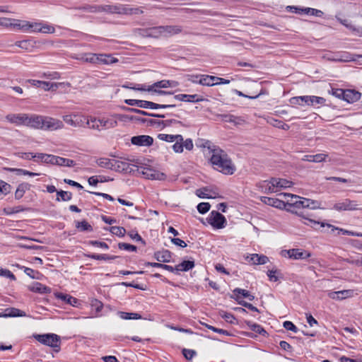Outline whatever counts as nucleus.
<instances>
[{"label":"nucleus","mask_w":362,"mask_h":362,"mask_svg":"<svg viewBox=\"0 0 362 362\" xmlns=\"http://www.w3.org/2000/svg\"><path fill=\"white\" fill-rule=\"evenodd\" d=\"M210 161L214 168L225 175H233L235 171V167L232 163L228 155L221 148L216 150L211 155Z\"/></svg>","instance_id":"obj_1"},{"label":"nucleus","mask_w":362,"mask_h":362,"mask_svg":"<svg viewBox=\"0 0 362 362\" xmlns=\"http://www.w3.org/2000/svg\"><path fill=\"white\" fill-rule=\"evenodd\" d=\"M294 206L293 207V209H290L292 212L298 214L300 216L303 217L304 218L307 219L310 223H313L312 227H315V226L320 225L321 227H325V223L323 222H319L313 221L310 218H305L303 215V213L302 211H298V210L301 209H316L317 208V202L303 197H299L298 201H295Z\"/></svg>","instance_id":"obj_2"},{"label":"nucleus","mask_w":362,"mask_h":362,"mask_svg":"<svg viewBox=\"0 0 362 362\" xmlns=\"http://www.w3.org/2000/svg\"><path fill=\"white\" fill-rule=\"evenodd\" d=\"M179 86V83L173 80H161L153 83L151 86H141L140 88H136L141 91L154 92L158 95H172L173 92L158 90L157 88H166L168 87L176 88Z\"/></svg>","instance_id":"obj_3"},{"label":"nucleus","mask_w":362,"mask_h":362,"mask_svg":"<svg viewBox=\"0 0 362 362\" xmlns=\"http://www.w3.org/2000/svg\"><path fill=\"white\" fill-rule=\"evenodd\" d=\"M34 338L40 343L54 349L56 351H59L60 349L61 339L56 334H35Z\"/></svg>","instance_id":"obj_4"},{"label":"nucleus","mask_w":362,"mask_h":362,"mask_svg":"<svg viewBox=\"0 0 362 362\" xmlns=\"http://www.w3.org/2000/svg\"><path fill=\"white\" fill-rule=\"evenodd\" d=\"M87 124L89 128L100 130V127H102L103 129L113 128L117 126V122L112 119H98L96 117H90L87 119Z\"/></svg>","instance_id":"obj_5"},{"label":"nucleus","mask_w":362,"mask_h":362,"mask_svg":"<svg viewBox=\"0 0 362 362\" xmlns=\"http://www.w3.org/2000/svg\"><path fill=\"white\" fill-rule=\"evenodd\" d=\"M207 222L214 228H223L226 225V218L217 211H212L206 218Z\"/></svg>","instance_id":"obj_6"},{"label":"nucleus","mask_w":362,"mask_h":362,"mask_svg":"<svg viewBox=\"0 0 362 362\" xmlns=\"http://www.w3.org/2000/svg\"><path fill=\"white\" fill-rule=\"evenodd\" d=\"M281 255L282 257L293 259H305L311 256V254L309 252L298 248L283 250L281 252Z\"/></svg>","instance_id":"obj_7"},{"label":"nucleus","mask_w":362,"mask_h":362,"mask_svg":"<svg viewBox=\"0 0 362 362\" xmlns=\"http://www.w3.org/2000/svg\"><path fill=\"white\" fill-rule=\"evenodd\" d=\"M333 209L336 211H355L360 209L356 201L345 199L334 204Z\"/></svg>","instance_id":"obj_8"},{"label":"nucleus","mask_w":362,"mask_h":362,"mask_svg":"<svg viewBox=\"0 0 362 362\" xmlns=\"http://www.w3.org/2000/svg\"><path fill=\"white\" fill-rule=\"evenodd\" d=\"M64 127L62 121L50 117L43 116V129L54 131L62 129Z\"/></svg>","instance_id":"obj_9"},{"label":"nucleus","mask_w":362,"mask_h":362,"mask_svg":"<svg viewBox=\"0 0 362 362\" xmlns=\"http://www.w3.org/2000/svg\"><path fill=\"white\" fill-rule=\"evenodd\" d=\"M141 168L142 169L141 173L147 179L162 180H164L166 177L164 173L156 170L151 168L141 167Z\"/></svg>","instance_id":"obj_10"},{"label":"nucleus","mask_w":362,"mask_h":362,"mask_svg":"<svg viewBox=\"0 0 362 362\" xmlns=\"http://www.w3.org/2000/svg\"><path fill=\"white\" fill-rule=\"evenodd\" d=\"M131 142L133 145L138 146H150L153 143V139L148 135H139L132 136Z\"/></svg>","instance_id":"obj_11"},{"label":"nucleus","mask_w":362,"mask_h":362,"mask_svg":"<svg viewBox=\"0 0 362 362\" xmlns=\"http://www.w3.org/2000/svg\"><path fill=\"white\" fill-rule=\"evenodd\" d=\"M26 126L35 129H43V116L32 115L27 117Z\"/></svg>","instance_id":"obj_12"},{"label":"nucleus","mask_w":362,"mask_h":362,"mask_svg":"<svg viewBox=\"0 0 362 362\" xmlns=\"http://www.w3.org/2000/svg\"><path fill=\"white\" fill-rule=\"evenodd\" d=\"M173 100L178 101H183L187 103H199L204 100V98L199 97L197 94L187 95V94H178L173 97Z\"/></svg>","instance_id":"obj_13"},{"label":"nucleus","mask_w":362,"mask_h":362,"mask_svg":"<svg viewBox=\"0 0 362 362\" xmlns=\"http://www.w3.org/2000/svg\"><path fill=\"white\" fill-rule=\"evenodd\" d=\"M260 200L265 204L277 209H281L286 207V202L277 198L261 197Z\"/></svg>","instance_id":"obj_14"},{"label":"nucleus","mask_w":362,"mask_h":362,"mask_svg":"<svg viewBox=\"0 0 362 362\" xmlns=\"http://www.w3.org/2000/svg\"><path fill=\"white\" fill-rule=\"evenodd\" d=\"M112 170L119 173H130L132 168L129 163L126 161L113 159Z\"/></svg>","instance_id":"obj_15"},{"label":"nucleus","mask_w":362,"mask_h":362,"mask_svg":"<svg viewBox=\"0 0 362 362\" xmlns=\"http://www.w3.org/2000/svg\"><path fill=\"white\" fill-rule=\"evenodd\" d=\"M27 117V114H9L6 116V119L9 122L16 124L17 125H26Z\"/></svg>","instance_id":"obj_16"},{"label":"nucleus","mask_w":362,"mask_h":362,"mask_svg":"<svg viewBox=\"0 0 362 362\" xmlns=\"http://www.w3.org/2000/svg\"><path fill=\"white\" fill-rule=\"evenodd\" d=\"M117 14L122 15H133L141 14L143 11L139 8H132L128 5L118 4Z\"/></svg>","instance_id":"obj_17"},{"label":"nucleus","mask_w":362,"mask_h":362,"mask_svg":"<svg viewBox=\"0 0 362 362\" xmlns=\"http://www.w3.org/2000/svg\"><path fill=\"white\" fill-rule=\"evenodd\" d=\"M172 252L168 250H162L156 251L153 254V257L160 262H170L172 259Z\"/></svg>","instance_id":"obj_18"},{"label":"nucleus","mask_w":362,"mask_h":362,"mask_svg":"<svg viewBox=\"0 0 362 362\" xmlns=\"http://www.w3.org/2000/svg\"><path fill=\"white\" fill-rule=\"evenodd\" d=\"M196 195L202 199H214L216 197L218 193L212 189L206 187L197 189Z\"/></svg>","instance_id":"obj_19"},{"label":"nucleus","mask_w":362,"mask_h":362,"mask_svg":"<svg viewBox=\"0 0 362 362\" xmlns=\"http://www.w3.org/2000/svg\"><path fill=\"white\" fill-rule=\"evenodd\" d=\"M258 187L261 189L262 192L265 194H272L277 192L274 183L271 178L269 180H264L260 182Z\"/></svg>","instance_id":"obj_20"},{"label":"nucleus","mask_w":362,"mask_h":362,"mask_svg":"<svg viewBox=\"0 0 362 362\" xmlns=\"http://www.w3.org/2000/svg\"><path fill=\"white\" fill-rule=\"evenodd\" d=\"M361 93L357 90L347 89L344 90V95L343 100L345 101L352 103L356 102L361 98Z\"/></svg>","instance_id":"obj_21"},{"label":"nucleus","mask_w":362,"mask_h":362,"mask_svg":"<svg viewBox=\"0 0 362 362\" xmlns=\"http://www.w3.org/2000/svg\"><path fill=\"white\" fill-rule=\"evenodd\" d=\"M161 29L163 36L164 37H169L182 32V28L179 25H162Z\"/></svg>","instance_id":"obj_22"},{"label":"nucleus","mask_w":362,"mask_h":362,"mask_svg":"<svg viewBox=\"0 0 362 362\" xmlns=\"http://www.w3.org/2000/svg\"><path fill=\"white\" fill-rule=\"evenodd\" d=\"M29 290L34 293L41 294L49 293L51 292V288L40 282H34L28 287Z\"/></svg>","instance_id":"obj_23"},{"label":"nucleus","mask_w":362,"mask_h":362,"mask_svg":"<svg viewBox=\"0 0 362 362\" xmlns=\"http://www.w3.org/2000/svg\"><path fill=\"white\" fill-rule=\"evenodd\" d=\"M249 262L256 265L265 264L269 262V258L264 255L252 254L247 257Z\"/></svg>","instance_id":"obj_24"},{"label":"nucleus","mask_w":362,"mask_h":362,"mask_svg":"<svg viewBox=\"0 0 362 362\" xmlns=\"http://www.w3.org/2000/svg\"><path fill=\"white\" fill-rule=\"evenodd\" d=\"M36 42L33 40H23L20 41H16L14 43L15 46H17L23 49L30 52L33 50L35 45Z\"/></svg>","instance_id":"obj_25"},{"label":"nucleus","mask_w":362,"mask_h":362,"mask_svg":"<svg viewBox=\"0 0 362 362\" xmlns=\"http://www.w3.org/2000/svg\"><path fill=\"white\" fill-rule=\"evenodd\" d=\"M328 155L326 153H317L315 155H305L302 160L308 162L320 163L325 161Z\"/></svg>","instance_id":"obj_26"},{"label":"nucleus","mask_w":362,"mask_h":362,"mask_svg":"<svg viewBox=\"0 0 362 362\" xmlns=\"http://www.w3.org/2000/svg\"><path fill=\"white\" fill-rule=\"evenodd\" d=\"M25 316V312L14 308H7L4 313H0V317H23Z\"/></svg>","instance_id":"obj_27"},{"label":"nucleus","mask_w":362,"mask_h":362,"mask_svg":"<svg viewBox=\"0 0 362 362\" xmlns=\"http://www.w3.org/2000/svg\"><path fill=\"white\" fill-rule=\"evenodd\" d=\"M31 185L28 182H22L18 185L15 192V199L17 200L21 199L26 191L30 190Z\"/></svg>","instance_id":"obj_28"},{"label":"nucleus","mask_w":362,"mask_h":362,"mask_svg":"<svg viewBox=\"0 0 362 362\" xmlns=\"http://www.w3.org/2000/svg\"><path fill=\"white\" fill-rule=\"evenodd\" d=\"M216 79H218V77L209 75H202L201 79H199V83L202 86H216Z\"/></svg>","instance_id":"obj_29"},{"label":"nucleus","mask_w":362,"mask_h":362,"mask_svg":"<svg viewBox=\"0 0 362 362\" xmlns=\"http://www.w3.org/2000/svg\"><path fill=\"white\" fill-rule=\"evenodd\" d=\"M245 322L252 331L264 337H267L268 335L267 332L261 325L248 320H246Z\"/></svg>","instance_id":"obj_30"},{"label":"nucleus","mask_w":362,"mask_h":362,"mask_svg":"<svg viewBox=\"0 0 362 362\" xmlns=\"http://www.w3.org/2000/svg\"><path fill=\"white\" fill-rule=\"evenodd\" d=\"M272 179L273 180V183H274L275 185L276 189H277V192L282 188L289 187L292 185V182L288 181L286 179L276 177H272Z\"/></svg>","instance_id":"obj_31"},{"label":"nucleus","mask_w":362,"mask_h":362,"mask_svg":"<svg viewBox=\"0 0 362 362\" xmlns=\"http://www.w3.org/2000/svg\"><path fill=\"white\" fill-rule=\"evenodd\" d=\"M54 165L60 166L73 167L75 165V162L73 160L62 158L60 156H54Z\"/></svg>","instance_id":"obj_32"},{"label":"nucleus","mask_w":362,"mask_h":362,"mask_svg":"<svg viewBox=\"0 0 362 362\" xmlns=\"http://www.w3.org/2000/svg\"><path fill=\"white\" fill-rule=\"evenodd\" d=\"M160 28H162V25L148 28L145 30V35L147 37L156 38L163 36L162 29Z\"/></svg>","instance_id":"obj_33"},{"label":"nucleus","mask_w":362,"mask_h":362,"mask_svg":"<svg viewBox=\"0 0 362 362\" xmlns=\"http://www.w3.org/2000/svg\"><path fill=\"white\" fill-rule=\"evenodd\" d=\"M176 106L175 104H158L151 101L146 100L145 107L144 108H148V109H167V108H171L175 107Z\"/></svg>","instance_id":"obj_34"},{"label":"nucleus","mask_w":362,"mask_h":362,"mask_svg":"<svg viewBox=\"0 0 362 362\" xmlns=\"http://www.w3.org/2000/svg\"><path fill=\"white\" fill-rule=\"evenodd\" d=\"M56 297L58 299H61L62 300L64 301L66 304H69L73 306H76V303H78L77 298L72 297L71 296L68 294L58 293L56 294Z\"/></svg>","instance_id":"obj_35"},{"label":"nucleus","mask_w":362,"mask_h":362,"mask_svg":"<svg viewBox=\"0 0 362 362\" xmlns=\"http://www.w3.org/2000/svg\"><path fill=\"white\" fill-rule=\"evenodd\" d=\"M233 295L232 296H240V299L242 298H246L249 300H251V301L255 299V296L253 295H252L248 291L243 289V288H236L233 291Z\"/></svg>","instance_id":"obj_36"},{"label":"nucleus","mask_w":362,"mask_h":362,"mask_svg":"<svg viewBox=\"0 0 362 362\" xmlns=\"http://www.w3.org/2000/svg\"><path fill=\"white\" fill-rule=\"evenodd\" d=\"M194 267V262L191 260H184L175 267L177 272H187Z\"/></svg>","instance_id":"obj_37"},{"label":"nucleus","mask_w":362,"mask_h":362,"mask_svg":"<svg viewBox=\"0 0 362 362\" xmlns=\"http://www.w3.org/2000/svg\"><path fill=\"white\" fill-rule=\"evenodd\" d=\"M117 315L120 318L123 320H139L142 318L141 315L136 313L118 311Z\"/></svg>","instance_id":"obj_38"},{"label":"nucleus","mask_w":362,"mask_h":362,"mask_svg":"<svg viewBox=\"0 0 362 362\" xmlns=\"http://www.w3.org/2000/svg\"><path fill=\"white\" fill-rule=\"evenodd\" d=\"M86 257L97 260H112L119 257L118 256L109 255L106 254H86Z\"/></svg>","instance_id":"obj_39"},{"label":"nucleus","mask_w":362,"mask_h":362,"mask_svg":"<svg viewBox=\"0 0 362 362\" xmlns=\"http://www.w3.org/2000/svg\"><path fill=\"white\" fill-rule=\"evenodd\" d=\"M76 228L81 232H92L93 230V226L86 220H83L81 221H76Z\"/></svg>","instance_id":"obj_40"},{"label":"nucleus","mask_w":362,"mask_h":362,"mask_svg":"<svg viewBox=\"0 0 362 362\" xmlns=\"http://www.w3.org/2000/svg\"><path fill=\"white\" fill-rule=\"evenodd\" d=\"M231 298H233L235 300H236L239 305L250 310L251 311L259 313V309L257 308H256L255 306H254L252 304L247 303L243 300H240V296H231Z\"/></svg>","instance_id":"obj_41"},{"label":"nucleus","mask_w":362,"mask_h":362,"mask_svg":"<svg viewBox=\"0 0 362 362\" xmlns=\"http://www.w3.org/2000/svg\"><path fill=\"white\" fill-rule=\"evenodd\" d=\"M233 92L240 97L247 98L250 99H256L259 96L267 93L266 90L264 88H261V90L258 93L255 92L256 94L254 95H247L236 89L233 90Z\"/></svg>","instance_id":"obj_42"},{"label":"nucleus","mask_w":362,"mask_h":362,"mask_svg":"<svg viewBox=\"0 0 362 362\" xmlns=\"http://www.w3.org/2000/svg\"><path fill=\"white\" fill-rule=\"evenodd\" d=\"M16 267L19 268V269H23L24 272L28 276H30L31 279H38V275H40V272H37V271H35L31 268H28V267H25L24 266H21L18 264H16Z\"/></svg>","instance_id":"obj_43"},{"label":"nucleus","mask_w":362,"mask_h":362,"mask_svg":"<svg viewBox=\"0 0 362 362\" xmlns=\"http://www.w3.org/2000/svg\"><path fill=\"white\" fill-rule=\"evenodd\" d=\"M326 102L325 98L315 95H308V105L314 106L316 105H325Z\"/></svg>","instance_id":"obj_44"},{"label":"nucleus","mask_w":362,"mask_h":362,"mask_svg":"<svg viewBox=\"0 0 362 362\" xmlns=\"http://www.w3.org/2000/svg\"><path fill=\"white\" fill-rule=\"evenodd\" d=\"M279 195L283 196L286 199V202H285L286 206L288 205L290 207L292 208L294 206V204L293 203H294L295 201H298L300 197L299 196L288 193H281L279 194Z\"/></svg>","instance_id":"obj_45"},{"label":"nucleus","mask_w":362,"mask_h":362,"mask_svg":"<svg viewBox=\"0 0 362 362\" xmlns=\"http://www.w3.org/2000/svg\"><path fill=\"white\" fill-rule=\"evenodd\" d=\"M267 276L271 281H277L279 279H283V274L279 269L268 270Z\"/></svg>","instance_id":"obj_46"},{"label":"nucleus","mask_w":362,"mask_h":362,"mask_svg":"<svg viewBox=\"0 0 362 362\" xmlns=\"http://www.w3.org/2000/svg\"><path fill=\"white\" fill-rule=\"evenodd\" d=\"M112 162L113 159L106 158H100L96 160V163L98 166L110 170L112 168Z\"/></svg>","instance_id":"obj_47"},{"label":"nucleus","mask_w":362,"mask_h":362,"mask_svg":"<svg viewBox=\"0 0 362 362\" xmlns=\"http://www.w3.org/2000/svg\"><path fill=\"white\" fill-rule=\"evenodd\" d=\"M350 293L349 290H343L339 291L330 292L329 296L332 299L341 300L346 298Z\"/></svg>","instance_id":"obj_48"},{"label":"nucleus","mask_w":362,"mask_h":362,"mask_svg":"<svg viewBox=\"0 0 362 362\" xmlns=\"http://www.w3.org/2000/svg\"><path fill=\"white\" fill-rule=\"evenodd\" d=\"M308 95L296 96L290 99V103L293 105H308Z\"/></svg>","instance_id":"obj_49"},{"label":"nucleus","mask_w":362,"mask_h":362,"mask_svg":"<svg viewBox=\"0 0 362 362\" xmlns=\"http://www.w3.org/2000/svg\"><path fill=\"white\" fill-rule=\"evenodd\" d=\"M72 199V193L70 192L63 191V190H59L57 191V197L56 200L57 202L60 201H69Z\"/></svg>","instance_id":"obj_50"},{"label":"nucleus","mask_w":362,"mask_h":362,"mask_svg":"<svg viewBox=\"0 0 362 362\" xmlns=\"http://www.w3.org/2000/svg\"><path fill=\"white\" fill-rule=\"evenodd\" d=\"M90 306L95 310V316H100L99 313L101 312L103 308V303L96 298H93L90 300Z\"/></svg>","instance_id":"obj_51"},{"label":"nucleus","mask_w":362,"mask_h":362,"mask_svg":"<svg viewBox=\"0 0 362 362\" xmlns=\"http://www.w3.org/2000/svg\"><path fill=\"white\" fill-rule=\"evenodd\" d=\"M203 148H207L209 153L214 154V152H216V150L221 149L218 146L214 145L211 141L206 140L201 145Z\"/></svg>","instance_id":"obj_52"},{"label":"nucleus","mask_w":362,"mask_h":362,"mask_svg":"<svg viewBox=\"0 0 362 362\" xmlns=\"http://www.w3.org/2000/svg\"><path fill=\"white\" fill-rule=\"evenodd\" d=\"M124 103L131 106H137L141 108L145 107L146 100H135V99H126Z\"/></svg>","instance_id":"obj_53"},{"label":"nucleus","mask_w":362,"mask_h":362,"mask_svg":"<svg viewBox=\"0 0 362 362\" xmlns=\"http://www.w3.org/2000/svg\"><path fill=\"white\" fill-rule=\"evenodd\" d=\"M109 230L113 235L118 237H124L126 233L125 228L121 226H112L110 228Z\"/></svg>","instance_id":"obj_54"},{"label":"nucleus","mask_w":362,"mask_h":362,"mask_svg":"<svg viewBox=\"0 0 362 362\" xmlns=\"http://www.w3.org/2000/svg\"><path fill=\"white\" fill-rule=\"evenodd\" d=\"M117 62L118 59L112 54H102V64H111Z\"/></svg>","instance_id":"obj_55"},{"label":"nucleus","mask_w":362,"mask_h":362,"mask_svg":"<svg viewBox=\"0 0 362 362\" xmlns=\"http://www.w3.org/2000/svg\"><path fill=\"white\" fill-rule=\"evenodd\" d=\"M118 4L115 5H103V12L110 13V14H117L118 11Z\"/></svg>","instance_id":"obj_56"},{"label":"nucleus","mask_w":362,"mask_h":362,"mask_svg":"<svg viewBox=\"0 0 362 362\" xmlns=\"http://www.w3.org/2000/svg\"><path fill=\"white\" fill-rule=\"evenodd\" d=\"M12 187L10 184L0 180V193L8 194L11 191Z\"/></svg>","instance_id":"obj_57"},{"label":"nucleus","mask_w":362,"mask_h":362,"mask_svg":"<svg viewBox=\"0 0 362 362\" xmlns=\"http://www.w3.org/2000/svg\"><path fill=\"white\" fill-rule=\"evenodd\" d=\"M4 211L6 213V214L11 215L13 214H17L19 212L24 211L25 209L22 206H14V207L5 208Z\"/></svg>","instance_id":"obj_58"},{"label":"nucleus","mask_w":362,"mask_h":362,"mask_svg":"<svg viewBox=\"0 0 362 362\" xmlns=\"http://www.w3.org/2000/svg\"><path fill=\"white\" fill-rule=\"evenodd\" d=\"M127 234L132 240L141 242L144 245H146V241L141 238L136 230H130Z\"/></svg>","instance_id":"obj_59"},{"label":"nucleus","mask_w":362,"mask_h":362,"mask_svg":"<svg viewBox=\"0 0 362 362\" xmlns=\"http://www.w3.org/2000/svg\"><path fill=\"white\" fill-rule=\"evenodd\" d=\"M211 208V205L208 202H202V203H199L197 206V211L202 214H206V212H208L209 211Z\"/></svg>","instance_id":"obj_60"},{"label":"nucleus","mask_w":362,"mask_h":362,"mask_svg":"<svg viewBox=\"0 0 362 362\" xmlns=\"http://www.w3.org/2000/svg\"><path fill=\"white\" fill-rule=\"evenodd\" d=\"M202 325H204L206 327H207L208 329L212 330L214 332L222 334H224V335H226V336H231L232 335L228 331H227L226 329L217 328V327H215L214 326H211V325H207V324H205V323L204 324L203 323Z\"/></svg>","instance_id":"obj_61"},{"label":"nucleus","mask_w":362,"mask_h":362,"mask_svg":"<svg viewBox=\"0 0 362 362\" xmlns=\"http://www.w3.org/2000/svg\"><path fill=\"white\" fill-rule=\"evenodd\" d=\"M118 247L120 250H124L131 252H136L137 250L136 246L126 243H119L118 244Z\"/></svg>","instance_id":"obj_62"},{"label":"nucleus","mask_w":362,"mask_h":362,"mask_svg":"<svg viewBox=\"0 0 362 362\" xmlns=\"http://www.w3.org/2000/svg\"><path fill=\"white\" fill-rule=\"evenodd\" d=\"M122 109L128 112H134L136 114H139L144 116H149L150 112H146L144 110H141L139 109L134 108V107H123Z\"/></svg>","instance_id":"obj_63"},{"label":"nucleus","mask_w":362,"mask_h":362,"mask_svg":"<svg viewBox=\"0 0 362 362\" xmlns=\"http://www.w3.org/2000/svg\"><path fill=\"white\" fill-rule=\"evenodd\" d=\"M182 352L187 360H191L197 354V352L192 349H183Z\"/></svg>","instance_id":"obj_64"}]
</instances>
